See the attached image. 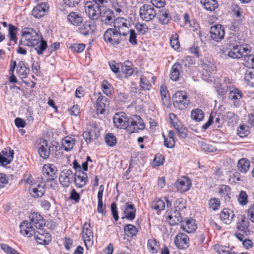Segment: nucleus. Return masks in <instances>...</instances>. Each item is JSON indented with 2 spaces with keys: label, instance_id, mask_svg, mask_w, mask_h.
<instances>
[{
  "label": "nucleus",
  "instance_id": "f257e3e1",
  "mask_svg": "<svg viewBox=\"0 0 254 254\" xmlns=\"http://www.w3.org/2000/svg\"><path fill=\"white\" fill-rule=\"evenodd\" d=\"M21 33L22 38L19 42V45L34 47L39 44L41 37L34 29L26 27Z\"/></svg>",
  "mask_w": 254,
  "mask_h": 254
},
{
  "label": "nucleus",
  "instance_id": "f03ea898",
  "mask_svg": "<svg viewBox=\"0 0 254 254\" xmlns=\"http://www.w3.org/2000/svg\"><path fill=\"white\" fill-rule=\"evenodd\" d=\"M127 33L116 29L108 28L104 34V40L114 47H117L122 41L121 35L126 36Z\"/></svg>",
  "mask_w": 254,
  "mask_h": 254
},
{
  "label": "nucleus",
  "instance_id": "7ed1b4c3",
  "mask_svg": "<svg viewBox=\"0 0 254 254\" xmlns=\"http://www.w3.org/2000/svg\"><path fill=\"white\" fill-rule=\"evenodd\" d=\"M173 105L180 110L186 109L190 104L188 93L185 91H178L172 97Z\"/></svg>",
  "mask_w": 254,
  "mask_h": 254
},
{
  "label": "nucleus",
  "instance_id": "20e7f679",
  "mask_svg": "<svg viewBox=\"0 0 254 254\" xmlns=\"http://www.w3.org/2000/svg\"><path fill=\"white\" fill-rule=\"evenodd\" d=\"M128 122V126L126 129L130 133L138 132L145 128L144 122L138 115H135L133 117L129 118Z\"/></svg>",
  "mask_w": 254,
  "mask_h": 254
},
{
  "label": "nucleus",
  "instance_id": "39448f33",
  "mask_svg": "<svg viewBox=\"0 0 254 254\" xmlns=\"http://www.w3.org/2000/svg\"><path fill=\"white\" fill-rule=\"evenodd\" d=\"M139 15L142 20L149 22L155 17L156 12L152 5L144 4L140 7Z\"/></svg>",
  "mask_w": 254,
  "mask_h": 254
},
{
  "label": "nucleus",
  "instance_id": "423d86ee",
  "mask_svg": "<svg viewBox=\"0 0 254 254\" xmlns=\"http://www.w3.org/2000/svg\"><path fill=\"white\" fill-rule=\"evenodd\" d=\"M129 118L124 112L115 113L113 117V122L115 126L118 128L126 129L128 126Z\"/></svg>",
  "mask_w": 254,
  "mask_h": 254
},
{
  "label": "nucleus",
  "instance_id": "0eeeda50",
  "mask_svg": "<svg viewBox=\"0 0 254 254\" xmlns=\"http://www.w3.org/2000/svg\"><path fill=\"white\" fill-rule=\"evenodd\" d=\"M100 6L94 4L93 2L88 1L85 4V11L90 20L95 21L99 17V13L100 12Z\"/></svg>",
  "mask_w": 254,
  "mask_h": 254
},
{
  "label": "nucleus",
  "instance_id": "6e6552de",
  "mask_svg": "<svg viewBox=\"0 0 254 254\" xmlns=\"http://www.w3.org/2000/svg\"><path fill=\"white\" fill-rule=\"evenodd\" d=\"M46 187V185L44 183H38L36 182L34 185H32L31 187L29 188L28 190L32 197L37 198L41 197L44 195Z\"/></svg>",
  "mask_w": 254,
  "mask_h": 254
},
{
  "label": "nucleus",
  "instance_id": "1a4fd4ad",
  "mask_svg": "<svg viewBox=\"0 0 254 254\" xmlns=\"http://www.w3.org/2000/svg\"><path fill=\"white\" fill-rule=\"evenodd\" d=\"M96 29V23L93 20L86 21L79 28L78 32L83 36L93 34Z\"/></svg>",
  "mask_w": 254,
  "mask_h": 254
},
{
  "label": "nucleus",
  "instance_id": "9d476101",
  "mask_svg": "<svg viewBox=\"0 0 254 254\" xmlns=\"http://www.w3.org/2000/svg\"><path fill=\"white\" fill-rule=\"evenodd\" d=\"M74 174L69 169L63 170L59 177V181L64 188H67L74 181Z\"/></svg>",
  "mask_w": 254,
  "mask_h": 254
},
{
  "label": "nucleus",
  "instance_id": "9b49d317",
  "mask_svg": "<svg viewBox=\"0 0 254 254\" xmlns=\"http://www.w3.org/2000/svg\"><path fill=\"white\" fill-rule=\"evenodd\" d=\"M210 34L212 40L217 42H219L224 37V27L221 24L212 26L210 29Z\"/></svg>",
  "mask_w": 254,
  "mask_h": 254
},
{
  "label": "nucleus",
  "instance_id": "f8f14e48",
  "mask_svg": "<svg viewBox=\"0 0 254 254\" xmlns=\"http://www.w3.org/2000/svg\"><path fill=\"white\" fill-rule=\"evenodd\" d=\"M190 239L188 236L184 233H178L174 239V243L180 250H186L189 246Z\"/></svg>",
  "mask_w": 254,
  "mask_h": 254
},
{
  "label": "nucleus",
  "instance_id": "ddd939ff",
  "mask_svg": "<svg viewBox=\"0 0 254 254\" xmlns=\"http://www.w3.org/2000/svg\"><path fill=\"white\" fill-rule=\"evenodd\" d=\"M34 236L35 240L39 244L47 245L51 241V235L42 228L35 232Z\"/></svg>",
  "mask_w": 254,
  "mask_h": 254
},
{
  "label": "nucleus",
  "instance_id": "4468645a",
  "mask_svg": "<svg viewBox=\"0 0 254 254\" xmlns=\"http://www.w3.org/2000/svg\"><path fill=\"white\" fill-rule=\"evenodd\" d=\"M100 16L102 24L108 26L112 25L116 18L114 11L109 8L100 12Z\"/></svg>",
  "mask_w": 254,
  "mask_h": 254
},
{
  "label": "nucleus",
  "instance_id": "2eb2a0df",
  "mask_svg": "<svg viewBox=\"0 0 254 254\" xmlns=\"http://www.w3.org/2000/svg\"><path fill=\"white\" fill-rule=\"evenodd\" d=\"M57 171L56 166L53 164L44 165L43 167L42 173L44 176L46 178L47 182H52L57 178L56 174Z\"/></svg>",
  "mask_w": 254,
  "mask_h": 254
},
{
  "label": "nucleus",
  "instance_id": "dca6fc26",
  "mask_svg": "<svg viewBox=\"0 0 254 254\" xmlns=\"http://www.w3.org/2000/svg\"><path fill=\"white\" fill-rule=\"evenodd\" d=\"M136 209L135 205L132 202L128 201L125 203V208L123 211V213L125 215L122 219L126 218L127 220L132 221L136 216Z\"/></svg>",
  "mask_w": 254,
  "mask_h": 254
},
{
  "label": "nucleus",
  "instance_id": "f3484780",
  "mask_svg": "<svg viewBox=\"0 0 254 254\" xmlns=\"http://www.w3.org/2000/svg\"><path fill=\"white\" fill-rule=\"evenodd\" d=\"M31 222L27 220L22 221L20 224V233L27 237H31L35 234V230Z\"/></svg>",
  "mask_w": 254,
  "mask_h": 254
},
{
  "label": "nucleus",
  "instance_id": "a211bd4d",
  "mask_svg": "<svg viewBox=\"0 0 254 254\" xmlns=\"http://www.w3.org/2000/svg\"><path fill=\"white\" fill-rule=\"evenodd\" d=\"M87 182V175L83 171L80 170L78 172L74 174V183L77 188H83L86 185Z\"/></svg>",
  "mask_w": 254,
  "mask_h": 254
},
{
  "label": "nucleus",
  "instance_id": "6ab92c4d",
  "mask_svg": "<svg viewBox=\"0 0 254 254\" xmlns=\"http://www.w3.org/2000/svg\"><path fill=\"white\" fill-rule=\"evenodd\" d=\"M100 96L98 97L96 101V111L98 114L102 115L105 111V109L109 107V101L108 98L101 95L99 93Z\"/></svg>",
  "mask_w": 254,
  "mask_h": 254
},
{
  "label": "nucleus",
  "instance_id": "aec40b11",
  "mask_svg": "<svg viewBox=\"0 0 254 254\" xmlns=\"http://www.w3.org/2000/svg\"><path fill=\"white\" fill-rule=\"evenodd\" d=\"M49 8V6L47 3L41 2L34 7L32 14L35 18H41L46 14Z\"/></svg>",
  "mask_w": 254,
  "mask_h": 254
},
{
  "label": "nucleus",
  "instance_id": "412c9836",
  "mask_svg": "<svg viewBox=\"0 0 254 254\" xmlns=\"http://www.w3.org/2000/svg\"><path fill=\"white\" fill-rule=\"evenodd\" d=\"M191 186V181L188 177H184L182 179L177 181L175 187L181 192H184L189 190Z\"/></svg>",
  "mask_w": 254,
  "mask_h": 254
},
{
  "label": "nucleus",
  "instance_id": "4be33fe9",
  "mask_svg": "<svg viewBox=\"0 0 254 254\" xmlns=\"http://www.w3.org/2000/svg\"><path fill=\"white\" fill-rule=\"evenodd\" d=\"M29 218L31 224L37 229H40L45 225V221L43 217L38 212L31 213Z\"/></svg>",
  "mask_w": 254,
  "mask_h": 254
},
{
  "label": "nucleus",
  "instance_id": "5701e85b",
  "mask_svg": "<svg viewBox=\"0 0 254 254\" xmlns=\"http://www.w3.org/2000/svg\"><path fill=\"white\" fill-rule=\"evenodd\" d=\"M242 92L237 88H234L229 93V98L233 101V105L236 107H240L241 103L240 100L243 97Z\"/></svg>",
  "mask_w": 254,
  "mask_h": 254
},
{
  "label": "nucleus",
  "instance_id": "b1692460",
  "mask_svg": "<svg viewBox=\"0 0 254 254\" xmlns=\"http://www.w3.org/2000/svg\"><path fill=\"white\" fill-rule=\"evenodd\" d=\"M30 71L28 64L25 63V62L21 61L18 63L16 68V71L18 73V76L21 79L26 78Z\"/></svg>",
  "mask_w": 254,
  "mask_h": 254
},
{
  "label": "nucleus",
  "instance_id": "393cba45",
  "mask_svg": "<svg viewBox=\"0 0 254 254\" xmlns=\"http://www.w3.org/2000/svg\"><path fill=\"white\" fill-rule=\"evenodd\" d=\"M41 144L38 146L37 151L40 157L44 159H48L50 157V151L48 149V142L47 140L43 139L41 141Z\"/></svg>",
  "mask_w": 254,
  "mask_h": 254
},
{
  "label": "nucleus",
  "instance_id": "a878e982",
  "mask_svg": "<svg viewBox=\"0 0 254 254\" xmlns=\"http://www.w3.org/2000/svg\"><path fill=\"white\" fill-rule=\"evenodd\" d=\"M235 214L230 208L223 209L220 213L221 220L226 224H229L232 221Z\"/></svg>",
  "mask_w": 254,
  "mask_h": 254
},
{
  "label": "nucleus",
  "instance_id": "bb28decb",
  "mask_svg": "<svg viewBox=\"0 0 254 254\" xmlns=\"http://www.w3.org/2000/svg\"><path fill=\"white\" fill-rule=\"evenodd\" d=\"M114 29L118 31H124V28L128 29L130 26L129 21L124 17H117L115 18L114 22Z\"/></svg>",
  "mask_w": 254,
  "mask_h": 254
},
{
  "label": "nucleus",
  "instance_id": "cd10ccee",
  "mask_svg": "<svg viewBox=\"0 0 254 254\" xmlns=\"http://www.w3.org/2000/svg\"><path fill=\"white\" fill-rule=\"evenodd\" d=\"M249 222L246 218V217L242 216L241 221L237 223V228L239 231L245 234V235H248L250 234V231L249 229Z\"/></svg>",
  "mask_w": 254,
  "mask_h": 254
},
{
  "label": "nucleus",
  "instance_id": "c85d7f7f",
  "mask_svg": "<svg viewBox=\"0 0 254 254\" xmlns=\"http://www.w3.org/2000/svg\"><path fill=\"white\" fill-rule=\"evenodd\" d=\"M68 21L72 25L78 26L83 22V18L80 14L76 12H70L67 16Z\"/></svg>",
  "mask_w": 254,
  "mask_h": 254
},
{
  "label": "nucleus",
  "instance_id": "c756f323",
  "mask_svg": "<svg viewBox=\"0 0 254 254\" xmlns=\"http://www.w3.org/2000/svg\"><path fill=\"white\" fill-rule=\"evenodd\" d=\"M182 68V65L179 63H176L173 65L170 73V78L172 81L179 80Z\"/></svg>",
  "mask_w": 254,
  "mask_h": 254
},
{
  "label": "nucleus",
  "instance_id": "7c9ffc66",
  "mask_svg": "<svg viewBox=\"0 0 254 254\" xmlns=\"http://www.w3.org/2000/svg\"><path fill=\"white\" fill-rule=\"evenodd\" d=\"M166 220L168 221L170 225L174 226L182 222L183 219L180 212L179 211L174 210L171 214L167 216Z\"/></svg>",
  "mask_w": 254,
  "mask_h": 254
},
{
  "label": "nucleus",
  "instance_id": "2f4dec72",
  "mask_svg": "<svg viewBox=\"0 0 254 254\" xmlns=\"http://www.w3.org/2000/svg\"><path fill=\"white\" fill-rule=\"evenodd\" d=\"M218 192L222 197L224 198L225 202L229 201L231 199V189L226 185H220L218 188Z\"/></svg>",
  "mask_w": 254,
  "mask_h": 254
},
{
  "label": "nucleus",
  "instance_id": "473e14b6",
  "mask_svg": "<svg viewBox=\"0 0 254 254\" xmlns=\"http://www.w3.org/2000/svg\"><path fill=\"white\" fill-rule=\"evenodd\" d=\"M157 17L159 22L163 24H168L172 19L169 10L166 9L159 10Z\"/></svg>",
  "mask_w": 254,
  "mask_h": 254
},
{
  "label": "nucleus",
  "instance_id": "72a5a7b5",
  "mask_svg": "<svg viewBox=\"0 0 254 254\" xmlns=\"http://www.w3.org/2000/svg\"><path fill=\"white\" fill-rule=\"evenodd\" d=\"M181 228L188 233H190L194 231L196 228L195 220L192 218H190L186 220L185 224H182Z\"/></svg>",
  "mask_w": 254,
  "mask_h": 254
},
{
  "label": "nucleus",
  "instance_id": "f704fd0d",
  "mask_svg": "<svg viewBox=\"0 0 254 254\" xmlns=\"http://www.w3.org/2000/svg\"><path fill=\"white\" fill-rule=\"evenodd\" d=\"M244 80L248 85L254 87V66L250 67L246 69Z\"/></svg>",
  "mask_w": 254,
  "mask_h": 254
},
{
  "label": "nucleus",
  "instance_id": "c9c22d12",
  "mask_svg": "<svg viewBox=\"0 0 254 254\" xmlns=\"http://www.w3.org/2000/svg\"><path fill=\"white\" fill-rule=\"evenodd\" d=\"M132 65V63L129 61H126L122 64L121 67V72L124 74L125 78H127L133 73L134 70L131 67Z\"/></svg>",
  "mask_w": 254,
  "mask_h": 254
},
{
  "label": "nucleus",
  "instance_id": "e433bc0d",
  "mask_svg": "<svg viewBox=\"0 0 254 254\" xmlns=\"http://www.w3.org/2000/svg\"><path fill=\"white\" fill-rule=\"evenodd\" d=\"M201 65L202 69L207 72L208 76H210V73L216 70L214 64L207 59L201 61Z\"/></svg>",
  "mask_w": 254,
  "mask_h": 254
},
{
  "label": "nucleus",
  "instance_id": "4c0bfd02",
  "mask_svg": "<svg viewBox=\"0 0 254 254\" xmlns=\"http://www.w3.org/2000/svg\"><path fill=\"white\" fill-rule=\"evenodd\" d=\"M250 167V162L246 158L240 159L237 163L238 170L242 173H246Z\"/></svg>",
  "mask_w": 254,
  "mask_h": 254
},
{
  "label": "nucleus",
  "instance_id": "58836bf2",
  "mask_svg": "<svg viewBox=\"0 0 254 254\" xmlns=\"http://www.w3.org/2000/svg\"><path fill=\"white\" fill-rule=\"evenodd\" d=\"M200 2L207 10L212 11L218 7L216 0H200Z\"/></svg>",
  "mask_w": 254,
  "mask_h": 254
},
{
  "label": "nucleus",
  "instance_id": "ea45409f",
  "mask_svg": "<svg viewBox=\"0 0 254 254\" xmlns=\"http://www.w3.org/2000/svg\"><path fill=\"white\" fill-rule=\"evenodd\" d=\"M124 230L126 235L129 237H133L136 236L138 232L137 228L130 224L125 225Z\"/></svg>",
  "mask_w": 254,
  "mask_h": 254
},
{
  "label": "nucleus",
  "instance_id": "a19ab883",
  "mask_svg": "<svg viewBox=\"0 0 254 254\" xmlns=\"http://www.w3.org/2000/svg\"><path fill=\"white\" fill-rule=\"evenodd\" d=\"M226 45L229 47H233L234 46H238L241 44L240 40L234 34H230L226 39Z\"/></svg>",
  "mask_w": 254,
  "mask_h": 254
},
{
  "label": "nucleus",
  "instance_id": "79ce46f5",
  "mask_svg": "<svg viewBox=\"0 0 254 254\" xmlns=\"http://www.w3.org/2000/svg\"><path fill=\"white\" fill-rule=\"evenodd\" d=\"M82 239L86 248L88 249V247H91L93 244V232L82 233Z\"/></svg>",
  "mask_w": 254,
  "mask_h": 254
},
{
  "label": "nucleus",
  "instance_id": "37998d69",
  "mask_svg": "<svg viewBox=\"0 0 254 254\" xmlns=\"http://www.w3.org/2000/svg\"><path fill=\"white\" fill-rule=\"evenodd\" d=\"M101 88L103 92L108 96H110L113 93L114 88L107 80L102 82Z\"/></svg>",
  "mask_w": 254,
  "mask_h": 254
},
{
  "label": "nucleus",
  "instance_id": "c03bdc74",
  "mask_svg": "<svg viewBox=\"0 0 254 254\" xmlns=\"http://www.w3.org/2000/svg\"><path fill=\"white\" fill-rule=\"evenodd\" d=\"M204 116V112L199 108L194 109L191 112V118L196 122H199L202 121Z\"/></svg>",
  "mask_w": 254,
  "mask_h": 254
},
{
  "label": "nucleus",
  "instance_id": "a18cd8bd",
  "mask_svg": "<svg viewBox=\"0 0 254 254\" xmlns=\"http://www.w3.org/2000/svg\"><path fill=\"white\" fill-rule=\"evenodd\" d=\"M34 50L36 51L38 55H42L44 51L48 48L47 42L46 40L43 39L42 36H41V40L39 44L34 47Z\"/></svg>",
  "mask_w": 254,
  "mask_h": 254
},
{
  "label": "nucleus",
  "instance_id": "49530a36",
  "mask_svg": "<svg viewBox=\"0 0 254 254\" xmlns=\"http://www.w3.org/2000/svg\"><path fill=\"white\" fill-rule=\"evenodd\" d=\"M165 203L161 198L153 200L151 203V208L152 209L161 211L165 208Z\"/></svg>",
  "mask_w": 254,
  "mask_h": 254
},
{
  "label": "nucleus",
  "instance_id": "de8ad7c7",
  "mask_svg": "<svg viewBox=\"0 0 254 254\" xmlns=\"http://www.w3.org/2000/svg\"><path fill=\"white\" fill-rule=\"evenodd\" d=\"M18 28L15 26L9 24L8 25V37L10 41H13L15 44L17 43V38L16 36V32Z\"/></svg>",
  "mask_w": 254,
  "mask_h": 254
},
{
  "label": "nucleus",
  "instance_id": "09e8293b",
  "mask_svg": "<svg viewBox=\"0 0 254 254\" xmlns=\"http://www.w3.org/2000/svg\"><path fill=\"white\" fill-rule=\"evenodd\" d=\"M160 94L162 99L165 104L166 102V107H169L170 104L169 94L166 85H162L160 87Z\"/></svg>",
  "mask_w": 254,
  "mask_h": 254
},
{
  "label": "nucleus",
  "instance_id": "8fccbe9b",
  "mask_svg": "<svg viewBox=\"0 0 254 254\" xmlns=\"http://www.w3.org/2000/svg\"><path fill=\"white\" fill-rule=\"evenodd\" d=\"M62 144L63 145L64 144L67 145L66 146H64V149L65 151H70L72 149L73 147V145L74 144V139L72 137L69 136H65L63 140Z\"/></svg>",
  "mask_w": 254,
  "mask_h": 254
},
{
  "label": "nucleus",
  "instance_id": "3c124183",
  "mask_svg": "<svg viewBox=\"0 0 254 254\" xmlns=\"http://www.w3.org/2000/svg\"><path fill=\"white\" fill-rule=\"evenodd\" d=\"M229 48L230 50L227 54L228 57L232 59H240L242 57V55L240 53V50L238 49L237 45Z\"/></svg>",
  "mask_w": 254,
  "mask_h": 254
},
{
  "label": "nucleus",
  "instance_id": "603ef678",
  "mask_svg": "<svg viewBox=\"0 0 254 254\" xmlns=\"http://www.w3.org/2000/svg\"><path fill=\"white\" fill-rule=\"evenodd\" d=\"M250 133L249 127L246 125H240L237 128V134L240 137H246Z\"/></svg>",
  "mask_w": 254,
  "mask_h": 254
},
{
  "label": "nucleus",
  "instance_id": "864d4df0",
  "mask_svg": "<svg viewBox=\"0 0 254 254\" xmlns=\"http://www.w3.org/2000/svg\"><path fill=\"white\" fill-rule=\"evenodd\" d=\"M105 140L108 146L113 147L117 144V138L112 133H108L105 135Z\"/></svg>",
  "mask_w": 254,
  "mask_h": 254
},
{
  "label": "nucleus",
  "instance_id": "5fc2aeb1",
  "mask_svg": "<svg viewBox=\"0 0 254 254\" xmlns=\"http://www.w3.org/2000/svg\"><path fill=\"white\" fill-rule=\"evenodd\" d=\"M198 144L201 148L204 151L214 152L217 150V148L213 145L207 143L205 141H199Z\"/></svg>",
  "mask_w": 254,
  "mask_h": 254
},
{
  "label": "nucleus",
  "instance_id": "6e6d98bb",
  "mask_svg": "<svg viewBox=\"0 0 254 254\" xmlns=\"http://www.w3.org/2000/svg\"><path fill=\"white\" fill-rule=\"evenodd\" d=\"M135 28L136 29L138 34L145 35L148 31V26L143 23L137 22L135 25Z\"/></svg>",
  "mask_w": 254,
  "mask_h": 254
},
{
  "label": "nucleus",
  "instance_id": "4d7b16f0",
  "mask_svg": "<svg viewBox=\"0 0 254 254\" xmlns=\"http://www.w3.org/2000/svg\"><path fill=\"white\" fill-rule=\"evenodd\" d=\"M220 201L219 198L213 197L208 201V205L209 207L214 211L218 210L220 206Z\"/></svg>",
  "mask_w": 254,
  "mask_h": 254
},
{
  "label": "nucleus",
  "instance_id": "13d9d810",
  "mask_svg": "<svg viewBox=\"0 0 254 254\" xmlns=\"http://www.w3.org/2000/svg\"><path fill=\"white\" fill-rule=\"evenodd\" d=\"M190 27L192 29V30L196 32V34L202 41V33L200 30L199 24L195 21L192 20L190 22Z\"/></svg>",
  "mask_w": 254,
  "mask_h": 254
},
{
  "label": "nucleus",
  "instance_id": "bf43d9fd",
  "mask_svg": "<svg viewBox=\"0 0 254 254\" xmlns=\"http://www.w3.org/2000/svg\"><path fill=\"white\" fill-rule=\"evenodd\" d=\"M248 196L246 191L241 190L238 195V200L239 203L242 205H245L248 203Z\"/></svg>",
  "mask_w": 254,
  "mask_h": 254
},
{
  "label": "nucleus",
  "instance_id": "052dcab7",
  "mask_svg": "<svg viewBox=\"0 0 254 254\" xmlns=\"http://www.w3.org/2000/svg\"><path fill=\"white\" fill-rule=\"evenodd\" d=\"M170 44L171 46L175 50H177L180 48L179 36L177 34L172 35L170 37Z\"/></svg>",
  "mask_w": 254,
  "mask_h": 254
},
{
  "label": "nucleus",
  "instance_id": "680f3d73",
  "mask_svg": "<svg viewBox=\"0 0 254 254\" xmlns=\"http://www.w3.org/2000/svg\"><path fill=\"white\" fill-rule=\"evenodd\" d=\"M13 152H9L10 154V157L5 158L4 156L0 154V166L5 167L7 165L10 164L12 161V153Z\"/></svg>",
  "mask_w": 254,
  "mask_h": 254
},
{
  "label": "nucleus",
  "instance_id": "e2e57ef3",
  "mask_svg": "<svg viewBox=\"0 0 254 254\" xmlns=\"http://www.w3.org/2000/svg\"><path fill=\"white\" fill-rule=\"evenodd\" d=\"M127 34L129 33V37L128 39L129 42L132 46H135L137 45V41L136 39V33L134 30L130 29L127 32Z\"/></svg>",
  "mask_w": 254,
  "mask_h": 254
},
{
  "label": "nucleus",
  "instance_id": "0e129e2a",
  "mask_svg": "<svg viewBox=\"0 0 254 254\" xmlns=\"http://www.w3.org/2000/svg\"><path fill=\"white\" fill-rule=\"evenodd\" d=\"M85 48V45L84 44H71L69 46V48L72 50L73 52L77 53H81L84 50Z\"/></svg>",
  "mask_w": 254,
  "mask_h": 254
},
{
  "label": "nucleus",
  "instance_id": "69168bd1",
  "mask_svg": "<svg viewBox=\"0 0 254 254\" xmlns=\"http://www.w3.org/2000/svg\"><path fill=\"white\" fill-rule=\"evenodd\" d=\"M157 242L155 239H149L147 242V248L149 251L152 254H156L158 250L156 249Z\"/></svg>",
  "mask_w": 254,
  "mask_h": 254
},
{
  "label": "nucleus",
  "instance_id": "338daca9",
  "mask_svg": "<svg viewBox=\"0 0 254 254\" xmlns=\"http://www.w3.org/2000/svg\"><path fill=\"white\" fill-rule=\"evenodd\" d=\"M140 86L142 89L148 90L151 87V85L146 78L141 77L140 78Z\"/></svg>",
  "mask_w": 254,
  "mask_h": 254
},
{
  "label": "nucleus",
  "instance_id": "774afa93",
  "mask_svg": "<svg viewBox=\"0 0 254 254\" xmlns=\"http://www.w3.org/2000/svg\"><path fill=\"white\" fill-rule=\"evenodd\" d=\"M174 209L175 210L180 211L185 209L186 206L184 202L183 198H179L177 199L174 202Z\"/></svg>",
  "mask_w": 254,
  "mask_h": 254
}]
</instances>
